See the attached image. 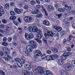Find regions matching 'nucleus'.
<instances>
[{
  "instance_id": "43",
  "label": "nucleus",
  "mask_w": 75,
  "mask_h": 75,
  "mask_svg": "<svg viewBox=\"0 0 75 75\" xmlns=\"http://www.w3.org/2000/svg\"><path fill=\"white\" fill-rule=\"evenodd\" d=\"M56 17L58 18H60L62 17V14H58V15H56Z\"/></svg>"
},
{
  "instance_id": "13",
  "label": "nucleus",
  "mask_w": 75,
  "mask_h": 75,
  "mask_svg": "<svg viewBox=\"0 0 75 75\" xmlns=\"http://www.w3.org/2000/svg\"><path fill=\"white\" fill-rule=\"evenodd\" d=\"M33 33H41V30L40 29H38V28L36 26H34L33 28Z\"/></svg>"
},
{
  "instance_id": "47",
  "label": "nucleus",
  "mask_w": 75,
  "mask_h": 75,
  "mask_svg": "<svg viewBox=\"0 0 75 75\" xmlns=\"http://www.w3.org/2000/svg\"><path fill=\"white\" fill-rule=\"evenodd\" d=\"M36 7L38 9H40V8H42V6H41L40 5H38L36 6Z\"/></svg>"
},
{
  "instance_id": "5",
  "label": "nucleus",
  "mask_w": 75,
  "mask_h": 75,
  "mask_svg": "<svg viewBox=\"0 0 75 75\" xmlns=\"http://www.w3.org/2000/svg\"><path fill=\"white\" fill-rule=\"evenodd\" d=\"M25 37L26 40L29 41L34 38V35L32 33L28 34V33H26L25 34Z\"/></svg>"
},
{
  "instance_id": "7",
  "label": "nucleus",
  "mask_w": 75,
  "mask_h": 75,
  "mask_svg": "<svg viewBox=\"0 0 75 75\" xmlns=\"http://www.w3.org/2000/svg\"><path fill=\"white\" fill-rule=\"evenodd\" d=\"M70 55V54L69 52H65L63 54V55L61 57V58L63 59V61L66 60L69 56Z\"/></svg>"
},
{
  "instance_id": "63",
  "label": "nucleus",
  "mask_w": 75,
  "mask_h": 75,
  "mask_svg": "<svg viewBox=\"0 0 75 75\" xmlns=\"http://www.w3.org/2000/svg\"><path fill=\"white\" fill-rule=\"evenodd\" d=\"M19 60H20V59L18 58H16L15 59V61H16V62H19Z\"/></svg>"
},
{
  "instance_id": "4",
  "label": "nucleus",
  "mask_w": 75,
  "mask_h": 75,
  "mask_svg": "<svg viewBox=\"0 0 75 75\" xmlns=\"http://www.w3.org/2000/svg\"><path fill=\"white\" fill-rule=\"evenodd\" d=\"M34 72L35 74H43L44 72V70H42V67H38V69H35Z\"/></svg>"
},
{
  "instance_id": "58",
  "label": "nucleus",
  "mask_w": 75,
  "mask_h": 75,
  "mask_svg": "<svg viewBox=\"0 0 75 75\" xmlns=\"http://www.w3.org/2000/svg\"><path fill=\"white\" fill-rule=\"evenodd\" d=\"M23 8L25 10H27L28 9V6H27L25 5L24 6Z\"/></svg>"
},
{
  "instance_id": "38",
  "label": "nucleus",
  "mask_w": 75,
  "mask_h": 75,
  "mask_svg": "<svg viewBox=\"0 0 75 75\" xmlns=\"http://www.w3.org/2000/svg\"><path fill=\"white\" fill-rule=\"evenodd\" d=\"M1 21L2 23L4 24H6L7 23V21L6 19H3Z\"/></svg>"
},
{
  "instance_id": "11",
  "label": "nucleus",
  "mask_w": 75,
  "mask_h": 75,
  "mask_svg": "<svg viewBox=\"0 0 75 75\" xmlns=\"http://www.w3.org/2000/svg\"><path fill=\"white\" fill-rule=\"evenodd\" d=\"M65 69L67 71H69L72 69V65L70 64H68L66 65Z\"/></svg>"
},
{
  "instance_id": "46",
  "label": "nucleus",
  "mask_w": 75,
  "mask_h": 75,
  "mask_svg": "<svg viewBox=\"0 0 75 75\" xmlns=\"http://www.w3.org/2000/svg\"><path fill=\"white\" fill-rule=\"evenodd\" d=\"M50 71L48 70L45 71L44 72V75H47Z\"/></svg>"
},
{
  "instance_id": "33",
  "label": "nucleus",
  "mask_w": 75,
  "mask_h": 75,
  "mask_svg": "<svg viewBox=\"0 0 75 75\" xmlns=\"http://www.w3.org/2000/svg\"><path fill=\"white\" fill-rule=\"evenodd\" d=\"M28 30L29 32H33V27L29 26L28 28Z\"/></svg>"
},
{
  "instance_id": "62",
  "label": "nucleus",
  "mask_w": 75,
  "mask_h": 75,
  "mask_svg": "<svg viewBox=\"0 0 75 75\" xmlns=\"http://www.w3.org/2000/svg\"><path fill=\"white\" fill-rule=\"evenodd\" d=\"M14 5H15V4H14V3L11 2L10 3L11 6H12V7H14Z\"/></svg>"
},
{
  "instance_id": "42",
  "label": "nucleus",
  "mask_w": 75,
  "mask_h": 75,
  "mask_svg": "<svg viewBox=\"0 0 75 75\" xmlns=\"http://www.w3.org/2000/svg\"><path fill=\"white\" fill-rule=\"evenodd\" d=\"M61 30H62V28L60 27H58V28L56 30V31H57L58 32H60Z\"/></svg>"
},
{
  "instance_id": "48",
  "label": "nucleus",
  "mask_w": 75,
  "mask_h": 75,
  "mask_svg": "<svg viewBox=\"0 0 75 75\" xmlns=\"http://www.w3.org/2000/svg\"><path fill=\"white\" fill-rule=\"evenodd\" d=\"M42 14H38L36 16V17L37 18H41V17H42Z\"/></svg>"
},
{
  "instance_id": "20",
  "label": "nucleus",
  "mask_w": 75,
  "mask_h": 75,
  "mask_svg": "<svg viewBox=\"0 0 75 75\" xmlns=\"http://www.w3.org/2000/svg\"><path fill=\"white\" fill-rule=\"evenodd\" d=\"M51 50L54 53H57L58 52V50L57 48L52 47L51 48Z\"/></svg>"
},
{
  "instance_id": "40",
  "label": "nucleus",
  "mask_w": 75,
  "mask_h": 75,
  "mask_svg": "<svg viewBox=\"0 0 75 75\" xmlns=\"http://www.w3.org/2000/svg\"><path fill=\"white\" fill-rule=\"evenodd\" d=\"M70 14L73 15V16H75V11H71L69 13Z\"/></svg>"
},
{
  "instance_id": "34",
  "label": "nucleus",
  "mask_w": 75,
  "mask_h": 75,
  "mask_svg": "<svg viewBox=\"0 0 75 75\" xmlns=\"http://www.w3.org/2000/svg\"><path fill=\"white\" fill-rule=\"evenodd\" d=\"M4 8L6 9H7V10H9L10 9V7H9V5L8 4H6L4 6Z\"/></svg>"
},
{
  "instance_id": "17",
  "label": "nucleus",
  "mask_w": 75,
  "mask_h": 75,
  "mask_svg": "<svg viewBox=\"0 0 75 75\" xmlns=\"http://www.w3.org/2000/svg\"><path fill=\"white\" fill-rule=\"evenodd\" d=\"M38 34H37L36 35V37L38 39H41L42 38V31H41V33H38Z\"/></svg>"
},
{
  "instance_id": "36",
  "label": "nucleus",
  "mask_w": 75,
  "mask_h": 75,
  "mask_svg": "<svg viewBox=\"0 0 75 75\" xmlns=\"http://www.w3.org/2000/svg\"><path fill=\"white\" fill-rule=\"evenodd\" d=\"M10 14L11 16H15L16 15V13L13 11H11L10 12Z\"/></svg>"
},
{
  "instance_id": "12",
  "label": "nucleus",
  "mask_w": 75,
  "mask_h": 75,
  "mask_svg": "<svg viewBox=\"0 0 75 75\" xmlns=\"http://www.w3.org/2000/svg\"><path fill=\"white\" fill-rule=\"evenodd\" d=\"M47 10L49 12L53 11L54 10V8L53 6L48 5L47 6Z\"/></svg>"
},
{
  "instance_id": "35",
  "label": "nucleus",
  "mask_w": 75,
  "mask_h": 75,
  "mask_svg": "<svg viewBox=\"0 0 75 75\" xmlns=\"http://www.w3.org/2000/svg\"><path fill=\"white\" fill-rule=\"evenodd\" d=\"M28 72L27 70H23L22 71V73L24 75H28Z\"/></svg>"
},
{
  "instance_id": "44",
  "label": "nucleus",
  "mask_w": 75,
  "mask_h": 75,
  "mask_svg": "<svg viewBox=\"0 0 75 75\" xmlns=\"http://www.w3.org/2000/svg\"><path fill=\"white\" fill-rule=\"evenodd\" d=\"M67 40H66V39H64L63 40V45H65L67 44Z\"/></svg>"
},
{
  "instance_id": "59",
  "label": "nucleus",
  "mask_w": 75,
  "mask_h": 75,
  "mask_svg": "<svg viewBox=\"0 0 75 75\" xmlns=\"http://www.w3.org/2000/svg\"><path fill=\"white\" fill-rule=\"evenodd\" d=\"M18 21H19V23H22V20L20 18H19L18 19Z\"/></svg>"
},
{
  "instance_id": "39",
  "label": "nucleus",
  "mask_w": 75,
  "mask_h": 75,
  "mask_svg": "<svg viewBox=\"0 0 75 75\" xmlns=\"http://www.w3.org/2000/svg\"><path fill=\"white\" fill-rule=\"evenodd\" d=\"M3 50L4 52H5L6 51L8 50V49L6 47H3Z\"/></svg>"
},
{
  "instance_id": "29",
  "label": "nucleus",
  "mask_w": 75,
  "mask_h": 75,
  "mask_svg": "<svg viewBox=\"0 0 75 75\" xmlns=\"http://www.w3.org/2000/svg\"><path fill=\"white\" fill-rule=\"evenodd\" d=\"M42 8L43 10L45 13V15L46 16H48V13H47V11H46V10H45V8H44V7L43 5H42Z\"/></svg>"
},
{
  "instance_id": "55",
  "label": "nucleus",
  "mask_w": 75,
  "mask_h": 75,
  "mask_svg": "<svg viewBox=\"0 0 75 75\" xmlns=\"http://www.w3.org/2000/svg\"><path fill=\"white\" fill-rule=\"evenodd\" d=\"M7 40L8 42H11L12 40V38H11L9 37L8 38Z\"/></svg>"
},
{
  "instance_id": "52",
  "label": "nucleus",
  "mask_w": 75,
  "mask_h": 75,
  "mask_svg": "<svg viewBox=\"0 0 75 75\" xmlns=\"http://www.w3.org/2000/svg\"><path fill=\"white\" fill-rule=\"evenodd\" d=\"M21 63L23 64H25V60L24 59H22V60L21 61Z\"/></svg>"
},
{
  "instance_id": "15",
  "label": "nucleus",
  "mask_w": 75,
  "mask_h": 75,
  "mask_svg": "<svg viewBox=\"0 0 75 75\" xmlns=\"http://www.w3.org/2000/svg\"><path fill=\"white\" fill-rule=\"evenodd\" d=\"M40 11L38 9H35L34 11L32 12V14L36 15L40 14Z\"/></svg>"
},
{
  "instance_id": "26",
  "label": "nucleus",
  "mask_w": 75,
  "mask_h": 75,
  "mask_svg": "<svg viewBox=\"0 0 75 75\" xmlns=\"http://www.w3.org/2000/svg\"><path fill=\"white\" fill-rule=\"evenodd\" d=\"M72 38H73V36L72 35H70L69 37L67 38V41L69 42H70L71 41H72Z\"/></svg>"
},
{
  "instance_id": "37",
  "label": "nucleus",
  "mask_w": 75,
  "mask_h": 75,
  "mask_svg": "<svg viewBox=\"0 0 75 75\" xmlns=\"http://www.w3.org/2000/svg\"><path fill=\"white\" fill-rule=\"evenodd\" d=\"M17 65L19 68H21V67H22V66H23V64H22L20 62H18L17 63Z\"/></svg>"
},
{
  "instance_id": "45",
  "label": "nucleus",
  "mask_w": 75,
  "mask_h": 75,
  "mask_svg": "<svg viewBox=\"0 0 75 75\" xmlns=\"http://www.w3.org/2000/svg\"><path fill=\"white\" fill-rule=\"evenodd\" d=\"M71 64L72 66L74 67H75V60H73L71 62Z\"/></svg>"
},
{
  "instance_id": "23",
  "label": "nucleus",
  "mask_w": 75,
  "mask_h": 75,
  "mask_svg": "<svg viewBox=\"0 0 75 75\" xmlns=\"http://www.w3.org/2000/svg\"><path fill=\"white\" fill-rule=\"evenodd\" d=\"M64 22L65 24H67V25L68 27L69 26V20L67 18H65L64 19Z\"/></svg>"
},
{
  "instance_id": "18",
  "label": "nucleus",
  "mask_w": 75,
  "mask_h": 75,
  "mask_svg": "<svg viewBox=\"0 0 75 75\" xmlns=\"http://www.w3.org/2000/svg\"><path fill=\"white\" fill-rule=\"evenodd\" d=\"M64 62L62 59H60L58 60V64L59 65H63Z\"/></svg>"
},
{
  "instance_id": "53",
  "label": "nucleus",
  "mask_w": 75,
  "mask_h": 75,
  "mask_svg": "<svg viewBox=\"0 0 75 75\" xmlns=\"http://www.w3.org/2000/svg\"><path fill=\"white\" fill-rule=\"evenodd\" d=\"M4 53L6 54H7V55L9 54H10V50H9L8 49V50H6L5 52H4Z\"/></svg>"
},
{
  "instance_id": "10",
  "label": "nucleus",
  "mask_w": 75,
  "mask_h": 75,
  "mask_svg": "<svg viewBox=\"0 0 75 75\" xmlns=\"http://www.w3.org/2000/svg\"><path fill=\"white\" fill-rule=\"evenodd\" d=\"M23 67L25 69H26V71H30L31 69V66L28 64H25L23 65Z\"/></svg>"
},
{
  "instance_id": "9",
  "label": "nucleus",
  "mask_w": 75,
  "mask_h": 75,
  "mask_svg": "<svg viewBox=\"0 0 75 75\" xmlns=\"http://www.w3.org/2000/svg\"><path fill=\"white\" fill-rule=\"evenodd\" d=\"M34 54L38 57H40L42 55V53L38 50H36L34 51Z\"/></svg>"
},
{
  "instance_id": "25",
  "label": "nucleus",
  "mask_w": 75,
  "mask_h": 75,
  "mask_svg": "<svg viewBox=\"0 0 75 75\" xmlns=\"http://www.w3.org/2000/svg\"><path fill=\"white\" fill-rule=\"evenodd\" d=\"M47 33L50 35V36L53 37L54 36V33H53L52 32L50 31H48L47 32Z\"/></svg>"
},
{
  "instance_id": "60",
  "label": "nucleus",
  "mask_w": 75,
  "mask_h": 75,
  "mask_svg": "<svg viewBox=\"0 0 75 75\" xmlns=\"http://www.w3.org/2000/svg\"><path fill=\"white\" fill-rule=\"evenodd\" d=\"M42 40L46 43V44H47V40L46 39V38H43Z\"/></svg>"
},
{
  "instance_id": "8",
  "label": "nucleus",
  "mask_w": 75,
  "mask_h": 75,
  "mask_svg": "<svg viewBox=\"0 0 75 75\" xmlns=\"http://www.w3.org/2000/svg\"><path fill=\"white\" fill-rule=\"evenodd\" d=\"M25 20L28 23H31L33 22V18L29 16H26L25 18Z\"/></svg>"
},
{
  "instance_id": "22",
  "label": "nucleus",
  "mask_w": 75,
  "mask_h": 75,
  "mask_svg": "<svg viewBox=\"0 0 75 75\" xmlns=\"http://www.w3.org/2000/svg\"><path fill=\"white\" fill-rule=\"evenodd\" d=\"M65 31L64 30H62V31L60 34L61 38H64V36H65Z\"/></svg>"
},
{
  "instance_id": "27",
  "label": "nucleus",
  "mask_w": 75,
  "mask_h": 75,
  "mask_svg": "<svg viewBox=\"0 0 75 75\" xmlns=\"http://www.w3.org/2000/svg\"><path fill=\"white\" fill-rule=\"evenodd\" d=\"M17 54L16 53V51L15 50H13L12 51V55L13 57H16Z\"/></svg>"
},
{
  "instance_id": "6",
  "label": "nucleus",
  "mask_w": 75,
  "mask_h": 75,
  "mask_svg": "<svg viewBox=\"0 0 75 75\" xmlns=\"http://www.w3.org/2000/svg\"><path fill=\"white\" fill-rule=\"evenodd\" d=\"M16 19V17L15 16H11L9 18V20H10V21H13V23L15 25L17 26V25H18L19 23L18 22H17V21H14Z\"/></svg>"
},
{
  "instance_id": "14",
  "label": "nucleus",
  "mask_w": 75,
  "mask_h": 75,
  "mask_svg": "<svg viewBox=\"0 0 75 75\" xmlns=\"http://www.w3.org/2000/svg\"><path fill=\"white\" fill-rule=\"evenodd\" d=\"M3 7L1 5H0V17H1L2 15L4 14V11L3 9Z\"/></svg>"
},
{
  "instance_id": "54",
  "label": "nucleus",
  "mask_w": 75,
  "mask_h": 75,
  "mask_svg": "<svg viewBox=\"0 0 75 75\" xmlns=\"http://www.w3.org/2000/svg\"><path fill=\"white\" fill-rule=\"evenodd\" d=\"M28 75H34V73L32 72H28Z\"/></svg>"
},
{
  "instance_id": "41",
  "label": "nucleus",
  "mask_w": 75,
  "mask_h": 75,
  "mask_svg": "<svg viewBox=\"0 0 75 75\" xmlns=\"http://www.w3.org/2000/svg\"><path fill=\"white\" fill-rule=\"evenodd\" d=\"M2 45L5 46V47H7L8 46V44L7 42H3L2 43Z\"/></svg>"
},
{
  "instance_id": "56",
  "label": "nucleus",
  "mask_w": 75,
  "mask_h": 75,
  "mask_svg": "<svg viewBox=\"0 0 75 75\" xmlns=\"http://www.w3.org/2000/svg\"><path fill=\"white\" fill-rule=\"evenodd\" d=\"M4 24L0 25V28L4 29Z\"/></svg>"
},
{
  "instance_id": "16",
  "label": "nucleus",
  "mask_w": 75,
  "mask_h": 75,
  "mask_svg": "<svg viewBox=\"0 0 75 75\" xmlns=\"http://www.w3.org/2000/svg\"><path fill=\"white\" fill-rule=\"evenodd\" d=\"M42 23L43 24H44V25H46V26H50V22L47 20L43 21H42Z\"/></svg>"
},
{
  "instance_id": "31",
  "label": "nucleus",
  "mask_w": 75,
  "mask_h": 75,
  "mask_svg": "<svg viewBox=\"0 0 75 75\" xmlns=\"http://www.w3.org/2000/svg\"><path fill=\"white\" fill-rule=\"evenodd\" d=\"M46 54H42V56L41 57V59L43 60H45L46 59Z\"/></svg>"
},
{
  "instance_id": "30",
  "label": "nucleus",
  "mask_w": 75,
  "mask_h": 75,
  "mask_svg": "<svg viewBox=\"0 0 75 75\" xmlns=\"http://www.w3.org/2000/svg\"><path fill=\"white\" fill-rule=\"evenodd\" d=\"M60 73L61 75H67V74L66 71L64 70H62L61 71Z\"/></svg>"
},
{
  "instance_id": "3",
  "label": "nucleus",
  "mask_w": 75,
  "mask_h": 75,
  "mask_svg": "<svg viewBox=\"0 0 75 75\" xmlns=\"http://www.w3.org/2000/svg\"><path fill=\"white\" fill-rule=\"evenodd\" d=\"M58 58V55H48L46 57V59L47 61H50L51 59L52 60H54L56 59H57Z\"/></svg>"
},
{
  "instance_id": "61",
  "label": "nucleus",
  "mask_w": 75,
  "mask_h": 75,
  "mask_svg": "<svg viewBox=\"0 0 75 75\" xmlns=\"http://www.w3.org/2000/svg\"><path fill=\"white\" fill-rule=\"evenodd\" d=\"M0 55L2 57L4 55V53L2 51H0Z\"/></svg>"
},
{
  "instance_id": "19",
  "label": "nucleus",
  "mask_w": 75,
  "mask_h": 75,
  "mask_svg": "<svg viewBox=\"0 0 75 75\" xmlns=\"http://www.w3.org/2000/svg\"><path fill=\"white\" fill-rule=\"evenodd\" d=\"M40 39H38L37 38H35V40L36 42H37L38 43H39V44L40 45V46H41L42 45V42L41 41V40H40Z\"/></svg>"
},
{
  "instance_id": "32",
  "label": "nucleus",
  "mask_w": 75,
  "mask_h": 75,
  "mask_svg": "<svg viewBox=\"0 0 75 75\" xmlns=\"http://www.w3.org/2000/svg\"><path fill=\"white\" fill-rule=\"evenodd\" d=\"M44 35L45 36V37L46 38V39H48L49 38H50V35L48 34L47 33H45L44 34Z\"/></svg>"
},
{
  "instance_id": "51",
  "label": "nucleus",
  "mask_w": 75,
  "mask_h": 75,
  "mask_svg": "<svg viewBox=\"0 0 75 75\" xmlns=\"http://www.w3.org/2000/svg\"><path fill=\"white\" fill-rule=\"evenodd\" d=\"M12 45H13L14 46H16L17 45V43L16 42L14 41H13Z\"/></svg>"
},
{
  "instance_id": "21",
  "label": "nucleus",
  "mask_w": 75,
  "mask_h": 75,
  "mask_svg": "<svg viewBox=\"0 0 75 75\" xmlns=\"http://www.w3.org/2000/svg\"><path fill=\"white\" fill-rule=\"evenodd\" d=\"M4 58L5 59L6 61H8L10 60V56L8 55H5L4 56Z\"/></svg>"
},
{
  "instance_id": "50",
  "label": "nucleus",
  "mask_w": 75,
  "mask_h": 75,
  "mask_svg": "<svg viewBox=\"0 0 75 75\" xmlns=\"http://www.w3.org/2000/svg\"><path fill=\"white\" fill-rule=\"evenodd\" d=\"M0 74L2 75H6L5 72L2 70L0 71Z\"/></svg>"
},
{
  "instance_id": "2",
  "label": "nucleus",
  "mask_w": 75,
  "mask_h": 75,
  "mask_svg": "<svg viewBox=\"0 0 75 75\" xmlns=\"http://www.w3.org/2000/svg\"><path fill=\"white\" fill-rule=\"evenodd\" d=\"M62 5L63 6H64V7H63V8H58V11L59 12H64L65 11V10H67L68 14H69L71 12V7L70 6H68L67 5L65 4L64 3H63Z\"/></svg>"
},
{
  "instance_id": "24",
  "label": "nucleus",
  "mask_w": 75,
  "mask_h": 75,
  "mask_svg": "<svg viewBox=\"0 0 75 75\" xmlns=\"http://www.w3.org/2000/svg\"><path fill=\"white\" fill-rule=\"evenodd\" d=\"M14 11L18 14H20L21 13V11L18 8H15L14 9Z\"/></svg>"
},
{
  "instance_id": "57",
  "label": "nucleus",
  "mask_w": 75,
  "mask_h": 75,
  "mask_svg": "<svg viewBox=\"0 0 75 75\" xmlns=\"http://www.w3.org/2000/svg\"><path fill=\"white\" fill-rule=\"evenodd\" d=\"M6 30L7 31H10V27L8 26H7L6 27Z\"/></svg>"
},
{
  "instance_id": "28",
  "label": "nucleus",
  "mask_w": 75,
  "mask_h": 75,
  "mask_svg": "<svg viewBox=\"0 0 75 75\" xmlns=\"http://www.w3.org/2000/svg\"><path fill=\"white\" fill-rule=\"evenodd\" d=\"M24 54L26 57H30L31 55L27 51L24 52Z\"/></svg>"
},
{
  "instance_id": "1",
  "label": "nucleus",
  "mask_w": 75,
  "mask_h": 75,
  "mask_svg": "<svg viewBox=\"0 0 75 75\" xmlns=\"http://www.w3.org/2000/svg\"><path fill=\"white\" fill-rule=\"evenodd\" d=\"M29 43L30 45H28L26 47V50L28 52H31L32 50L36 49L38 47L37 42L34 41L30 40L29 41Z\"/></svg>"
},
{
  "instance_id": "64",
  "label": "nucleus",
  "mask_w": 75,
  "mask_h": 75,
  "mask_svg": "<svg viewBox=\"0 0 75 75\" xmlns=\"http://www.w3.org/2000/svg\"><path fill=\"white\" fill-rule=\"evenodd\" d=\"M53 28H54V29L55 30H57L58 27H57V26L53 25Z\"/></svg>"
},
{
  "instance_id": "49",
  "label": "nucleus",
  "mask_w": 75,
  "mask_h": 75,
  "mask_svg": "<svg viewBox=\"0 0 75 75\" xmlns=\"http://www.w3.org/2000/svg\"><path fill=\"white\" fill-rule=\"evenodd\" d=\"M30 4L32 6H34L35 4V2L34 1H32L30 2Z\"/></svg>"
}]
</instances>
